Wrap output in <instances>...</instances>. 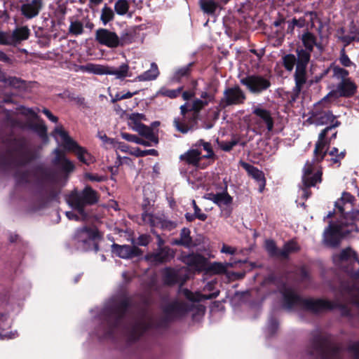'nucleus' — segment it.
Returning <instances> with one entry per match:
<instances>
[{
	"instance_id": "f257e3e1",
	"label": "nucleus",
	"mask_w": 359,
	"mask_h": 359,
	"mask_svg": "<svg viewBox=\"0 0 359 359\" xmlns=\"http://www.w3.org/2000/svg\"><path fill=\"white\" fill-rule=\"evenodd\" d=\"M130 299L124 295L113 297L107 302L101 314L106 337H111L115 329L122 327L129 341H134L147 330L156 325L154 319L147 311L130 316L128 313Z\"/></svg>"
},
{
	"instance_id": "f03ea898",
	"label": "nucleus",
	"mask_w": 359,
	"mask_h": 359,
	"mask_svg": "<svg viewBox=\"0 0 359 359\" xmlns=\"http://www.w3.org/2000/svg\"><path fill=\"white\" fill-rule=\"evenodd\" d=\"M280 291L283 295V305L286 309L299 308L313 313L332 310L339 306V303L325 299L302 298L286 284L283 285Z\"/></svg>"
},
{
	"instance_id": "7ed1b4c3",
	"label": "nucleus",
	"mask_w": 359,
	"mask_h": 359,
	"mask_svg": "<svg viewBox=\"0 0 359 359\" xmlns=\"http://www.w3.org/2000/svg\"><path fill=\"white\" fill-rule=\"evenodd\" d=\"M307 353L311 359H341L339 348L319 334L314 336Z\"/></svg>"
},
{
	"instance_id": "20e7f679",
	"label": "nucleus",
	"mask_w": 359,
	"mask_h": 359,
	"mask_svg": "<svg viewBox=\"0 0 359 359\" xmlns=\"http://www.w3.org/2000/svg\"><path fill=\"white\" fill-rule=\"evenodd\" d=\"M98 201V193L89 186H86L82 191H72L67 197L68 204L78 211L83 219H86L88 217L84 208L93 205Z\"/></svg>"
},
{
	"instance_id": "39448f33",
	"label": "nucleus",
	"mask_w": 359,
	"mask_h": 359,
	"mask_svg": "<svg viewBox=\"0 0 359 359\" xmlns=\"http://www.w3.org/2000/svg\"><path fill=\"white\" fill-rule=\"evenodd\" d=\"M297 58L294 79L295 86L291 95V100L295 101L299 97L304 86L306 83V67L310 61L311 52L302 49L296 50Z\"/></svg>"
},
{
	"instance_id": "423d86ee",
	"label": "nucleus",
	"mask_w": 359,
	"mask_h": 359,
	"mask_svg": "<svg viewBox=\"0 0 359 359\" xmlns=\"http://www.w3.org/2000/svg\"><path fill=\"white\" fill-rule=\"evenodd\" d=\"M35 158V154L32 149L27 146L24 141L16 142L13 151L6 154L0 155V165H6L13 163L18 165H23L32 161Z\"/></svg>"
},
{
	"instance_id": "0eeeda50",
	"label": "nucleus",
	"mask_w": 359,
	"mask_h": 359,
	"mask_svg": "<svg viewBox=\"0 0 359 359\" xmlns=\"http://www.w3.org/2000/svg\"><path fill=\"white\" fill-rule=\"evenodd\" d=\"M98 233L95 229L83 226L76 229L73 240L78 249L83 251L94 250L97 252L99 250L98 244L95 242Z\"/></svg>"
},
{
	"instance_id": "6e6552de",
	"label": "nucleus",
	"mask_w": 359,
	"mask_h": 359,
	"mask_svg": "<svg viewBox=\"0 0 359 359\" xmlns=\"http://www.w3.org/2000/svg\"><path fill=\"white\" fill-rule=\"evenodd\" d=\"M128 34L118 36L116 33L105 28H100L95 31V38L98 43L110 48H115L118 46H123L130 43L128 40Z\"/></svg>"
},
{
	"instance_id": "1a4fd4ad",
	"label": "nucleus",
	"mask_w": 359,
	"mask_h": 359,
	"mask_svg": "<svg viewBox=\"0 0 359 359\" xmlns=\"http://www.w3.org/2000/svg\"><path fill=\"white\" fill-rule=\"evenodd\" d=\"M16 182L18 184H24L36 180L41 182L52 183L53 177L50 170L39 167L34 171L18 170L15 174Z\"/></svg>"
},
{
	"instance_id": "9d476101",
	"label": "nucleus",
	"mask_w": 359,
	"mask_h": 359,
	"mask_svg": "<svg viewBox=\"0 0 359 359\" xmlns=\"http://www.w3.org/2000/svg\"><path fill=\"white\" fill-rule=\"evenodd\" d=\"M240 83L245 86L250 93L255 95L261 94L271 86L268 77L259 74L248 75L241 78Z\"/></svg>"
},
{
	"instance_id": "9b49d317",
	"label": "nucleus",
	"mask_w": 359,
	"mask_h": 359,
	"mask_svg": "<svg viewBox=\"0 0 359 359\" xmlns=\"http://www.w3.org/2000/svg\"><path fill=\"white\" fill-rule=\"evenodd\" d=\"M315 161H316L315 158L311 161H307L303 169L302 182L304 188L302 189V197L305 199H307L311 194L309 188L314 187L322 181V171L318 170L314 175H312Z\"/></svg>"
},
{
	"instance_id": "f8f14e48",
	"label": "nucleus",
	"mask_w": 359,
	"mask_h": 359,
	"mask_svg": "<svg viewBox=\"0 0 359 359\" xmlns=\"http://www.w3.org/2000/svg\"><path fill=\"white\" fill-rule=\"evenodd\" d=\"M54 133L60 136L64 144V147L66 149L75 153L80 161L86 164L88 163V158H90L88 153L84 148L80 147L76 142L71 138L61 126L56 127L54 130Z\"/></svg>"
},
{
	"instance_id": "ddd939ff",
	"label": "nucleus",
	"mask_w": 359,
	"mask_h": 359,
	"mask_svg": "<svg viewBox=\"0 0 359 359\" xmlns=\"http://www.w3.org/2000/svg\"><path fill=\"white\" fill-rule=\"evenodd\" d=\"M252 114L257 116L254 120L253 128L256 133L261 135L266 128L269 132L272 131L274 123L269 110L256 107L253 109Z\"/></svg>"
},
{
	"instance_id": "4468645a",
	"label": "nucleus",
	"mask_w": 359,
	"mask_h": 359,
	"mask_svg": "<svg viewBox=\"0 0 359 359\" xmlns=\"http://www.w3.org/2000/svg\"><path fill=\"white\" fill-rule=\"evenodd\" d=\"M330 126L324 128L318 135V139L315 144L313 151L315 160L316 162L320 163L322 161L327 153V147L330 144V142L326 139L327 133L340 126L341 123L338 121H334L330 123Z\"/></svg>"
},
{
	"instance_id": "2eb2a0df",
	"label": "nucleus",
	"mask_w": 359,
	"mask_h": 359,
	"mask_svg": "<svg viewBox=\"0 0 359 359\" xmlns=\"http://www.w3.org/2000/svg\"><path fill=\"white\" fill-rule=\"evenodd\" d=\"M246 95L238 86L226 88L223 93V97L219 102V106L224 109L232 105H240L245 102Z\"/></svg>"
},
{
	"instance_id": "dca6fc26",
	"label": "nucleus",
	"mask_w": 359,
	"mask_h": 359,
	"mask_svg": "<svg viewBox=\"0 0 359 359\" xmlns=\"http://www.w3.org/2000/svg\"><path fill=\"white\" fill-rule=\"evenodd\" d=\"M142 219L144 224H149L151 227H159L163 230L172 231L177 226V222L166 219L163 215H155L147 210L142 214Z\"/></svg>"
},
{
	"instance_id": "f3484780",
	"label": "nucleus",
	"mask_w": 359,
	"mask_h": 359,
	"mask_svg": "<svg viewBox=\"0 0 359 359\" xmlns=\"http://www.w3.org/2000/svg\"><path fill=\"white\" fill-rule=\"evenodd\" d=\"M323 100H321L316 104L311 111L310 118L313 120V123L316 126H323L332 123L336 118L330 110L323 108Z\"/></svg>"
},
{
	"instance_id": "a211bd4d",
	"label": "nucleus",
	"mask_w": 359,
	"mask_h": 359,
	"mask_svg": "<svg viewBox=\"0 0 359 359\" xmlns=\"http://www.w3.org/2000/svg\"><path fill=\"white\" fill-rule=\"evenodd\" d=\"M44 6V0H25L20 6V12L26 19L30 20L39 15Z\"/></svg>"
},
{
	"instance_id": "6ab92c4d",
	"label": "nucleus",
	"mask_w": 359,
	"mask_h": 359,
	"mask_svg": "<svg viewBox=\"0 0 359 359\" xmlns=\"http://www.w3.org/2000/svg\"><path fill=\"white\" fill-rule=\"evenodd\" d=\"M111 252L121 259H132L142 255V251L135 245H111Z\"/></svg>"
},
{
	"instance_id": "aec40b11",
	"label": "nucleus",
	"mask_w": 359,
	"mask_h": 359,
	"mask_svg": "<svg viewBox=\"0 0 359 359\" xmlns=\"http://www.w3.org/2000/svg\"><path fill=\"white\" fill-rule=\"evenodd\" d=\"M174 257L172 249L166 246L157 250L146 256V259L154 264H163L169 262Z\"/></svg>"
},
{
	"instance_id": "412c9836",
	"label": "nucleus",
	"mask_w": 359,
	"mask_h": 359,
	"mask_svg": "<svg viewBox=\"0 0 359 359\" xmlns=\"http://www.w3.org/2000/svg\"><path fill=\"white\" fill-rule=\"evenodd\" d=\"M187 311L186 304L174 301L163 307V313L168 320L182 316Z\"/></svg>"
},
{
	"instance_id": "4be33fe9",
	"label": "nucleus",
	"mask_w": 359,
	"mask_h": 359,
	"mask_svg": "<svg viewBox=\"0 0 359 359\" xmlns=\"http://www.w3.org/2000/svg\"><path fill=\"white\" fill-rule=\"evenodd\" d=\"M341 241V236L336 226L330 225L323 233V243L330 248H337Z\"/></svg>"
},
{
	"instance_id": "5701e85b",
	"label": "nucleus",
	"mask_w": 359,
	"mask_h": 359,
	"mask_svg": "<svg viewBox=\"0 0 359 359\" xmlns=\"http://www.w3.org/2000/svg\"><path fill=\"white\" fill-rule=\"evenodd\" d=\"M241 164L243 168L247 171L248 175L257 182L259 184V191L260 193L262 192L266 184V180L263 172L248 163L241 162Z\"/></svg>"
},
{
	"instance_id": "b1692460",
	"label": "nucleus",
	"mask_w": 359,
	"mask_h": 359,
	"mask_svg": "<svg viewBox=\"0 0 359 359\" xmlns=\"http://www.w3.org/2000/svg\"><path fill=\"white\" fill-rule=\"evenodd\" d=\"M357 89V85L350 79L339 81L336 86V93L340 97H351L355 94Z\"/></svg>"
},
{
	"instance_id": "393cba45",
	"label": "nucleus",
	"mask_w": 359,
	"mask_h": 359,
	"mask_svg": "<svg viewBox=\"0 0 359 359\" xmlns=\"http://www.w3.org/2000/svg\"><path fill=\"white\" fill-rule=\"evenodd\" d=\"M55 156L53 160V163L60 168L64 172H71L74 170V166L73 163L69 161L65 154L60 149H56L54 150Z\"/></svg>"
},
{
	"instance_id": "a878e982",
	"label": "nucleus",
	"mask_w": 359,
	"mask_h": 359,
	"mask_svg": "<svg viewBox=\"0 0 359 359\" xmlns=\"http://www.w3.org/2000/svg\"><path fill=\"white\" fill-rule=\"evenodd\" d=\"M105 75H113L115 79L122 81L130 76L129 65L127 63H122L118 67L106 65Z\"/></svg>"
},
{
	"instance_id": "bb28decb",
	"label": "nucleus",
	"mask_w": 359,
	"mask_h": 359,
	"mask_svg": "<svg viewBox=\"0 0 359 359\" xmlns=\"http://www.w3.org/2000/svg\"><path fill=\"white\" fill-rule=\"evenodd\" d=\"M183 295L191 302H199L207 299H212L217 297L219 294V290H217L209 294H203L200 292H192L187 289H184L182 291Z\"/></svg>"
},
{
	"instance_id": "cd10ccee",
	"label": "nucleus",
	"mask_w": 359,
	"mask_h": 359,
	"mask_svg": "<svg viewBox=\"0 0 359 359\" xmlns=\"http://www.w3.org/2000/svg\"><path fill=\"white\" fill-rule=\"evenodd\" d=\"M207 198L212 201L220 208L229 206L233 201L232 197L226 191L215 194H209Z\"/></svg>"
},
{
	"instance_id": "c85d7f7f",
	"label": "nucleus",
	"mask_w": 359,
	"mask_h": 359,
	"mask_svg": "<svg viewBox=\"0 0 359 359\" xmlns=\"http://www.w3.org/2000/svg\"><path fill=\"white\" fill-rule=\"evenodd\" d=\"M342 293L347 300L359 307V289L353 285H343Z\"/></svg>"
},
{
	"instance_id": "c756f323",
	"label": "nucleus",
	"mask_w": 359,
	"mask_h": 359,
	"mask_svg": "<svg viewBox=\"0 0 359 359\" xmlns=\"http://www.w3.org/2000/svg\"><path fill=\"white\" fill-rule=\"evenodd\" d=\"M203 158L201 152L198 149H191L180 156V159L186 161L189 165L197 166L201 159Z\"/></svg>"
},
{
	"instance_id": "7c9ffc66",
	"label": "nucleus",
	"mask_w": 359,
	"mask_h": 359,
	"mask_svg": "<svg viewBox=\"0 0 359 359\" xmlns=\"http://www.w3.org/2000/svg\"><path fill=\"white\" fill-rule=\"evenodd\" d=\"M163 280L167 285H174L175 283H183L184 280H182L180 276V271L171 268H166L163 271Z\"/></svg>"
},
{
	"instance_id": "2f4dec72",
	"label": "nucleus",
	"mask_w": 359,
	"mask_h": 359,
	"mask_svg": "<svg viewBox=\"0 0 359 359\" xmlns=\"http://www.w3.org/2000/svg\"><path fill=\"white\" fill-rule=\"evenodd\" d=\"M354 197L348 193H343L341 198L335 202V206L341 213H344L345 210L351 209L352 207V202L354 201Z\"/></svg>"
},
{
	"instance_id": "473e14b6",
	"label": "nucleus",
	"mask_w": 359,
	"mask_h": 359,
	"mask_svg": "<svg viewBox=\"0 0 359 359\" xmlns=\"http://www.w3.org/2000/svg\"><path fill=\"white\" fill-rule=\"evenodd\" d=\"M30 35V30L27 26L17 27L12 32V37L14 46L20 43L22 41L27 40Z\"/></svg>"
},
{
	"instance_id": "72a5a7b5",
	"label": "nucleus",
	"mask_w": 359,
	"mask_h": 359,
	"mask_svg": "<svg viewBox=\"0 0 359 359\" xmlns=\"http://www.w3.org/2000/svg\"><path fill=\"white\" fill-rule=\"evenodd\" d=\"M135 130L140 135L145 137L147 140L151 141L155 144H158V139L157 136L154 135V131L151 128L142 123H137Z\"/></svg>"
},
{
	"instance_id": "f704fd0d",
	"label": "nucleus",
	"mask_w": 359,
	"mask_h": 359,
	"mask_svg": "<svg viewBox=\"0 0 359 359\" xmlns=\"http://www.w3.org/2000/svg\"><path fill=\"white\" fill-rule=\"evenodd\" d=\"M79 69L83 72L91 73L96 75H105L106 65L88 63L86 65H80Z\"/></svg>"
},
{
	"instance_id": "c9c22d12",
	"label": "nucleus",
	"mask_w": 359,
	"mask_h": 359,
	"mask_svg": "<svg viewBox=\"0 0 359 359\" xmlns=\"http://www.w3.org/2000/svg\"><path fill=\"white\" fill-rule=\"evenodd\" d=\"M159 74L158 69L156 63L153 62L151 65V68L144 72V73L137 76L135 80L139 81H152L157 78Z\"/></svg>"
},
{
	"instance_id": "e433bc0d",
	"label": "nucleus",
	"mask_w": 359,
	"mask_h": 359,
	"mask_svg": "<svg viewBox=\"0 0 359 359\" xmlns=\"http://www.w3.org/2000/svg\"><path fill=\"white\" fill-rule=\"evenodd\" d=\"M302 41L304 46V50L312 52L314 46H319L317 43L316 36L311 32H306L302 35Z\"/></svg>"
},
{
	"instance_id": "4c0bfd02",
	"label": "nucleus",
	"mask_w": 359,
	"mask_h": 359,
	"mask_svg": "<svg viewBox=\"0 0 359 359\" xmlns=\"http://www.w3.org/2000/svg\"><path fill=\"white\" fill-rule=\"evenodd\" d=\"M299 248L294 241H289L283 245L282 249L279 250L278 257L287 259L290 254L297 252Z\"/></svg>"
},
{
	"instance_id": "58836bf2",
	"label": "nucleus",
	"mask_w": 359,
	"mask_h": 359,
	"mask_svg": "<svg viewBox=\"0 0 359 359\" xmlns=\"http://www.w3.org/2000/svg\"><path fill=\"white\" fill-rule=\"evenodd\" d=\"M205 259L198 254H189L184 257V262L189 266L200 267L204 263Z\"/></svg>"
},
{
	"instance_id": "ea45409f",
	"label": "nucleus",
	"mask_w": 359,
	"mask_h": 359,
	"mask_svg": "<svg viewBox=\"0 0 359 359\" xmlns=\"http://www.w3.org/2000/svg\"><path fill=\"white\" fill-rule=\"evenodd\" d=\"M173 243L175 245H177L189 247L191 244V238L190 236V230L187 228H183L180 232V238L175 240L173 242Z\"/></svg>"
},
{
	"instance_id": "a19ab883",
	"label": "nucleus",
	"mask_w": 359,
	"mask_h": 359,
	"mask_svg": "<svg viewBox=\"0 0 359 359\" xmlns=\"http://www.w3.org/2000/svg\"><path fill=\"white\" fill-rule=\"evenodd\" d=\"M330 70L332 69V76L334 79L343 81L346 79H350V78L348 77L349 72L348 70L340 67L339 66H334L331 65L330 67H329Z\"/></svg>"
},
{
	"instance_id": "79ce46f5",
	"label": "nucleus",
	"mask_w": 359,
	"mask_h": 359,
	"mask_svg": "<svg viewBox=\"0 0 359 359\" xmlns=\"http://www.w3.org/2000/svg\"><path fill=\"white\" fill-rule=\"evenodd\" d=\"M194 147L197 149L203 147V150L206 151V154L202 156L203 158H212L215 156V153L210 142H205L201 139L194 144Z\"/></svg>"
},
{
	"instance_id": "37998d69",
	"label": "nucleus",
	"mask_w": 359,
	"mask_h": 359,
	"mask_svg": "<svg viewBox=\"0 0 359 359\" xmlns=\"http://www.w3.org/2000/svg\"><path fill=\"white\" fill-rule=\"evenodd\" d=\"M329 155L332 156L330 162L332 165H337V167H339L341 165V161L346 156V151L344 150L339 152V150L336 147H333L330 151Z\"/></svg>"
},
{
	"instance_id": "c03bdc74",
	"label": "nucleus",
	"mask_w": 359,
	"mask_h": 359,
	"mask_svg": "<svg viewBox=\"0 0 359 359\" xmlns=\"http://www.w3.org/2000/svg\"><path fill=\"white\" fill-rule=\"evenodd\" d=\"M114 18V13L113 10L107 6H104L101 10L100 15V20L102 21L103 25H106L108 22L113 20Z\"/></svg>"
},
{
	"instance_id": "a18cd8bd",
	"label": "nucleus",
	"mask_w": 359,
	"mask_h": 359,
	"mask_svg": "<svg viewBox=\"0 0 359 359\" xmlns=\"http://www.w3.org/2000/svg\"><path fill=\"white\" fill-rule=\"evenodd\" d=\"M129 8L130 4L128 0H118L114 4V11L119 15H126Z\"/></svg>"
},
{
	"instance_id": "49530a36",
	"label": "nucleus",
	"mask_w": 359,
	"mask_h": 359,
	"mask_svg": "<svg viewBox=\"0 0 359 359\" xmlns=\"http://www.w3.org/2000/svg\"><path fill=\"white\" fill-rule=\"evenodd\" d=\"M295 64H297V57L294 55L287 54L283 57V65L287 71H292Z\"/></svg>"
},
{
	"instance_id": "de8ad7c7",
	"label": "nucleus",
	"mask_w": 359,
	"mask_h": 359,
	"mask_svg": "<svg viewBox=\"0 0 359 359\" xmlns=\"http://www.w3.org/2000/svg\"><path fill=\"white\" fill-rule=\"evenodd\" d=\"M202 10L208 13L212 14L217 8V4L213 0H200Z\"/></svg>"
},
{
	"instance_id": "09e8293b",
	"label": "nucleus",
	"mask_w": 359,
	"mask_h": 359,
	"mask_svg": "<svg viewBox=\"0 0 359 359\" xmlns=\"http://www.w3.org/2000/svg\"><path fill=\"white\" fill-rule=\"evenodd\" d=\"M69 32L72 35H80L83 32V23L79 20L72 21L69 27Z\"/></svg>"
},
{
	"instance_id": "8fccbe9b",
	"label": "nucleus",
	"mask_w": 359,
	"mask_h": 359,
	"mask_svg": "<svg viewBox=\"0 0 359 359\" xmlns=\"http://www.w3.org/2000/svg\"><path fill=\"white\" fill-rule=\"evenodd\" d=\"M4 115H5V121L6 123L11 127H21L22 123L16 119L13 116V113L12 111H10L8 110H4Z\"/></svg>"
},
{
	"instance_id": "3c124183",
	"label": "nucleus",
	"mask_w": 359,
	"mask_h": 359,
	"mask_svg": "<svg viewBox=\"0 0 359 359\" xmlns=\"http://www.w3.org/2000/svg\"><path fill=\"white\" fill-rule=\"evenodd\" d=\"M208 104V101L202 100L201 99H196L193 101V103L190 107V111H193L194 112V116H197L200 111Z\"/></svg>"
},
{
	"instance_id": "603ef678",
	"label": "nucleus",
	"mask_w": 359,
	"mask_h": 359,
	"mask_svg": "<svg viewBox=\"0 0 359 359\" xmlns=\"http://www.w3.org/2000/svg\"><path fill=\"white\" fill-rule=\"evenodd\" d=\"M192 63H189L188 65L181 67L176 70L173 76V80L175 81H180V80L184 76H187L190 72V67Z\"/></svg>"
},
{
	"instance_id": "864d4df0",
	"label": "nucleus",
	"mask_w": 359,
	"mask_h": 359,
	"mask_svg": "<svg viewBox=\"0 0 359 359\" xmlns=\"http://www.w3.org/2000/svg\"><path fill=\"white\" fill-rule=\"evenodd\" d=\"M0 45L14 46L12 33L0 31Z\"/></svg>"
},
{
	"instance_id": "5fc2aeb1",
	"label": "nucleus",
	"mask_w": 359,
	"mask_h": 359,
	"mask_svg": "<svg viewBox=\"0 0 359 359\" xmlns=\"http://www.w3.org/2000/svg\"><path fill=\"white\" fill-rule=\"evenodd\" d=\"M265 248L271 256L278 257L279 249L277 248L273 240H266L265 241Z\"/></svg>"
},
{
	"instance_id": "6e6d98bb",
	"label": "nucleus",
	"mask_w": 359,
	"mask_h": 359,
	"mask_svg": "<svg viewBox=\"0 0 359 359\" xmlns=\"http://www.w3.org/2000/svg\"><path fill=\"white\" fill-rule=\"evenodd\" d=\"M182 90V87H180L177 89L171 90L167 88H161L158 94L162 95L165 97H168L170 98H175L177 97L181 93Z\"/></svg>"
},
{
	"instance_id": "4d7b16f0",
	"label": "nucleus",
	"mask_w": 359,
	"mask_h": 359,
	"mask_svg": "<svg viewBox=\"0 0 359 359\" xmlns=\"http://www.w3.org/2000/svg\"><path fill=\"white\" fill-rule=\"evenodd\" d=\"M339 62L345 67H349L351 66L355 67V64L351 62L348 56L346 55L345 49L342 48L340 51V56L339 57Z\"/></svg>"
},
{
	"instance_id": "13d9d810",
	"label": "nucleus",
	"mask_w": 359,
	"mask_h": 359,
	"mask_svg": "<svg viewBox=\"0 0 359 359\" xmlns=\"http://www.w3.org/2000/svg\"><path fill=\"white\" fill-rule=\"evenodd\" d=\"M131 154L137 156V157H143L147 155H153L156 156L158 152L155 149H147V150H142L139 148L135 149L133 151L130 152Z\"/></svg>"
},
{
	"instance_id": "bf43d9fd",
	"label": "nucleus",
	"mask_w": 359,
	"mask_h": 359,
	"mask_svg": "<svg viewBox=\"0 0 359 359\" xmlns=\"http://www.w3.org/2000/svg\"><path fill=\"white\" fill-rule=\"evenodd\" d=\"M352 359H359V340L351 341L348 347Z\"/></svg>"
},
{
	"instance_id": "052dcab7",
	"label": "nucleus",
	"mask_w": 359,
	"mask_h": 359,
	"mask_svg": "<svg viewBox=\"0 0 359 359\" xmlns=\"http://www.w3.org/2000/svg\"><path fill=\"white\" fill-rule=\"evenodd\" d=\"M173 123H174V126L175 127V128L178 131H180L184 134L188 133L192 128L191 127L189 126L185 123L180 121L178 118H175Z\"/></svg>"
},
{
	"instance_id": "680f3d73",
	"label": "nucleus",
	"mask_w": 359,
	"mask_h": 359,
	"mask_svg": "<svg viewBox=\"0 0 359 359\" xmlns=\"http://www.w3.org/2000/svg\"><path fill=\"white\" fill-rule=\"evenodd\" d=\"M210 270L215 273H224L226 271V267L222 263L214 262L210 266Z\"/></svg>"
},
{
	"instance_id": "e2e57ef3",
	"label": "nucleus",
	"mask_w": 359,
	"mask_h": 359,
	"mask_svg": "<svg viewBox=\"0 0 359 359\" xmlns=\"http://www.w3.org/2000/svg\"><path fill=\"white\" fill-rule=\"evenodd\" d=\"M341 214L347 219L359 220V210H353L351 208V209L345 210V212Z\"/></svg>"
},
{
	"instance_id": "0e129e2a",
	"label": "nucleus",
	"mask_w": 359,
	"mask_h": 359,
	"mask_svg": "<svg viewBox=\"0 0 359 359\" xmlns=\"http://www.w3.org/2000/svg\"><path fill=\"white\" fill-rule=\"evenodd\" d=\"M278 323L276 319L271 318L269 320L267 330L270 335L273 334L278 329Z\"/></svg>"
},
{
	"instance_id": "69168bd1",
	"label": "nucleus",
	"mask_w": 359,
	"mask_h": 359,
	"mask_svg": "<svg viewBox=\"0 0 359 359\" xmlns=\"http://www.w3.org/2000/svg\"><path fill=\"white\" fill-rule=\"evenodd\" d=\"M192 204L194 209V214L196 215V217L201 221H205L207 219V215L201 212V209L196 205V203L194 200L192 201Z\"/></svg>"
},
{
	"instance_id": "338daca9",
	"label": "nucleus",
	"mask_w": 359,
	"mask_h": 359,
	"mask_svg": "<svg viewBox=\"0 0 359 359\" xmlns=\"http://www.w3.org/2000/svg\"><path fill=\"white\" fill-rule=\"evenodd\" d=\"M4 82L6 83H8V85H10L11 86H13L15 88H18V87H20L22 81L20 79L17 78V77L10 76V77H8L7 79H4Z\"/></svg>"
},
{
	"instance_id": "774afa93",
	"label": "nucleus",
	"mask_w": 359,
	"mask_h": 359,
	"mask_svg": "<svg viewBox=\"0 0 359 359\" xmlns=\"http://www.w3.org/2000/svg\"><path fill=\"white\" fill-rule=\"evenodd\" d=\"M238 144V142L236 140H231L229 142H224L222 144L221 147L222 150L225 151H231L233 147H235Z\"/></svg>"
}]
</instances>
